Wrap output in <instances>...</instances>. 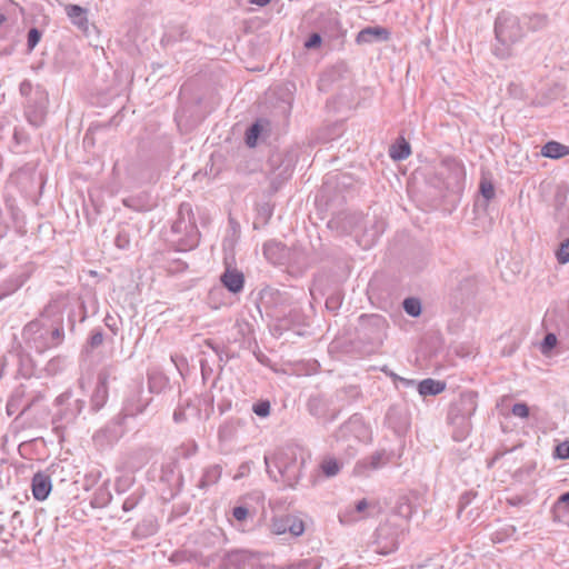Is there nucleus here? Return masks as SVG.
<instances>
[{"label":"nucleus","mask_w":569,"mask_h":569,"mask_svg":"<svg viewBox=\"0 0 569 569\" xmlns=\"http://www.w3.org/2000/svg\"><path fill=\"white\" fill-rule=\"evenodd\" d=\"M64 305L54 300L22 330L24 345L38 353L60 346L64 340Z\"/></svg>","instance_id":"nucleus-1"},{"label":"nucleus","mask_w":569,"mask_h":569,"mask_svg":"<svg viewBox=\"0 0 569 569\" xmlns=\"http://www.w3.org/2000/svg\"><path fill=\"white\" fill-rule=\"evenodd\" d=\"M266 469L276 482L295 488L302 477L306 453L302 448L288 445L277 449L272 456H264Z\"/></svg>","instance_id":"nucleus-2"},{"label":"nucleus","mask_w":569,"mask_h":569,"mask_svg":"<svg viewBox=\"0 0 569 569\" xmlns=\"http://www.w3.org/2000/svg\"><path fill=\"white\" fill-rule=\"evenodd\" d=\"M149 400L143 399L140 391L133 392L124 402L121 412L111 420L98 435H103L108 441H118L124 433L123 423L128 417H136L144 411Z\"/></svg>","instance_id":"nucleus-3"},{"label":"nucleus","mask_w":569,"mask_h":569,"mask_svg":"<svg viewBox=\"0 0 569 569\" xmlns=\"http://www.w3.org/2000/svg\"><path fill=\"white\" fill-rule=\"evenodd\" d=\"M495 33L497 40L506 48L495 49V54L501 59L510 57L509 47L525 36L520 19L512 14H500L495 23Z\"/></svg>","instance_id":"nucleus-4"},{"label":"nucleus","mask_w":569,"mask_h":569,"mask_svg":"<svg viewBox=\"0 0 569 569\" xmlns=\"http://www.w3.org/2000/svg\"><path fill=\"white\" fill-rule=\"evenodd\" d=\"M477 410V393L465 391L459 398L451 402L447 420L450 425L461 429L462 433L468 432L470 428V418Z\"/></svg>","instance_id":"nucleus-5"},{"label":"nucleus","mask_w":569,"mask_h":569,"mask_svg":"<svg viewBox=\"0 0 569 569\" xmlns=\"http://www.w3.org/2000/svg\"><path fill=\"white\" fill-rule=\"evenodd\" d=\"M171 231L176 234L184 236V239H182L183 242L181 243V246H183V250L192 249L198 246L199 231L190 203L182 202L179 206L177 218L171 226Z\"/></svg>","instance_id":"nucleus-6"},{"label":"nucleus","mask_w":569,"mask_h":569,"mask_svg":"<svg viewBox=\"0 0 569 569\" xmlns=\"http://www.w3.org/2000/svg\"><path fill=\"white\" fill-rule=\"evenodd\" d=\"M388 321L381 315H361L358 320L357 332L363 341L380 347L387 337Z\"/></svg>","instance_id":"nucleus-7"},{"label":"nucleus","mask_w":569,"mask_h":569,"mask_svg":"<svg viewBox=\"0 0 569 569\" xmlns=\"http://www.w3.org/2000/svg\"><path fill=\"white\" fill-rule=\"evenodd\" d=\"M48 93L40 87H37L34 93H32V98L27 100V104L24 107V114L28 122L38 128L43 124L47 116L48 108Z\"/></svg>","instance_id":"nucleus-8"},{"label":"nucleus","mask_w":569,"mask_h":569,"mask_svg":"<svg viewBox=\"0 0 569 569\" xmlns=\"http://www.w3.org/2000/svg\"><path fill=\"white\" fill-rule=\"evenodd\" d=\"M271 528L276 535L289 533L299 537L305 532V522L298 516L282 515L272 519Z\"/></svg>","instance_id":"nucleus-9"},{"label":"nucleus","mask_w":569,"mask_h":569,"mask_svg":"<svg viewBox=\"0 0 569 569\" xmlns=\"http://www.w3.org/2000/svg\"><path fill=\"white\" fill-rule=\"evenodd\" d=\"M363 217L358 212H339L335 217H332L328 227L330 229L337 230L342 234H348L357 230V228L362 222Z\"/></svg>","instance_id":"nucleus-10"},{"label":"nucleus","mask_w":569,"mask_h":569,"mask_svg":"<svg viewBox=\"0 0 569 569\" xmlns=\"http://www.w3.org/2000/svg\"><path fill=\"white\" fill-rule=\"evenodd\" d=\"M446 171L450 173L446 181V187L448 189L459 188L460 182L465 177L462 164L453 159H446L441 162L440 174H445Z\"/></svg>","instance_id":"nucleus-11"},{"label":"nucleus","mask_w":569,"mask_h":569,"mask_svg":"<svg viewBox=\"0 0 569 569\" xmlns=\"http://www.w3.org/2000/svg\"><path fill=\"white\" fill-rule=\"evenodd\" d=\"M31 489L36 500H46L52 489L50 476L42 471L34 473L31 480Z\"/></svg>","instance_id":"nucleus-12"},{"label":"nucleus","mask_w":569,"mask_h":569,"mask_svg":"<svg viewBox=\"0 0 569 569\" xmlns=\"http://www.w3.org/2000/svg\"><path fill=\"white\" fill-rule=\"evenodd\" d=\"M390 39V31L383 27H367L362 29L356 38L358 44L383 42Z\"/></svg>","instance_id":"nucleus-13"},{"label":"nucleus","mask_w":569,"mask_h":569,"mask_svg":"<svg viewBox=\"0 0 569 569\" xmlns=\"http://www.w3.org/2000/svg\"><path fill=\"white\" fill-rule=\"evenodd\" d=\"M250 560L251 553L249 551L231 550L223 556L221 567L223 569H244Z\"/></svg>","instance_id":"nucleus-14"},{"label":"nucleus","mask_w":569,"mask_h":569,"mask_svg":"<svg viewBox=\"0 0 569 569\" xmlns=\"http://www.w3.org/2000/svg\"><path fill=\"white\" fill-rule=\"evenodd\" d=\"M220 281L232 293L242 291L244 286V276L238 269L227 268L221 274Z\"/></svg>","instance_id":"nucleus-15"},{"label":"nucleus","mask_w":569,"mask_h":569,"mask_svg":"<svg viewBox=\"0 0 569 569\" xmlns=\"http://www.w3.org/2000/svg\"><path fill=\"white\" fill-rule=\"evenodd\" d=\"M64 11L73 26H76L81 31H88L89 21L87 17V9L78 4H66Z\"/></svg>","instance_id":"nucleus-16"},{"label":"nucleus","mask_w":569,"mask_h":569,"mask_svg":"<svg viewBox=\"0 0 569 569\" xmlns=\"http://www.w3.org/2000/svg\"><path fill=\"white\" fill-rule=\"evenodd\" d=\"M84 400L78 399L74 401L73 407L71 409H67L64 411L58 412L52 422L57 426V428L61 427L62 423H71L76 420V418L82 412L84 408Z\"/></svg>","instance_id":"nucleus-17"},{"label":"nucleus","mask_w":569,"mask_h":569,"mask_svg":"<svg viewBox=\"0 0 569 569\" xmlns=\"http://www.w3.org/2000/svg\"><path fill=\"white\" fill-rule=\"evenodd\" d=\"M222 475V468L219 465H212L203 469L202 476L197 485L201 490L218 483Z\"/></svg>","instance_id":"nucleus-18"},{"label":"nucleus","mask_w":569,"mask_h":569,"mask_svg":"<svg viewBox=\"0 0 569 569\" xmlns=\"http://www.w3.org/2000/svg\"><path fill=\"white\" fill-rule=\"evenodd\" d=\"M418 392L422 397L437 396L446 389V383L431 378L423 379L417 386Z\"/></svg>","instance_id":"nucleus-19"},{"label":"nucleus","mask_w":569,"mask_h":569,"mask_svg":"<svg viewBox=\"0 0 569 569\" xmlns=\"http://www.w3.org/2000/svg\"><path fill=\"white\" fill-rule=\"evenodd\" d=\"M540 153L546 158L560 159L569 154V147L551 140L541 148Z\"/></svg>","instance_id":"nucleus-20"},{"label":"nucleus","mask_w":569,"mask_h":569,"mask_svg":"<svg viewBox=\"0 0 569 569\" xmlns=\"http://www.w3.org/2000/svg\"><path fill=\"white\" fill-rule=\"evenodd\" d=\"M24 397L26 388L23 385L13 389L6 406L8 416H13L21 408Z\"/></svg>","instance_id":"nucleus-21"},{"label":"nucleus","mask_w":569,"mask_h":569,"mask_svg":"<svg viewBox=\"0 0 569 569\" xmlns=\"http://www.w3.org/2000/svg\"><path fill=\"white\" fill-rule=\"evenodd\" d=\"M388 535V528L387 527H380L377 530V549L376 551L381 555H389L398 549V541L397 539H391L389 542L383 543L382 538L387 537Z\"/></svg>","instance_id":"nucleus-22"},{"label":"nucleus","mask_w":569,"mask_h":569,"mask_svg":"<svg viewBox=\"0 0 569 569\" xmlns=\"http://www.w3.org/2000/svg\"><path fill=\"white\" fill-rule=\"evenodd\" d=\"M192 418L199 419L200 411L196 406L191 405L190 402H187L186 406H179L173 412V420L178 423L187 421Z\"/></svg>","instance_id":"nucleus-23"},{"label":"nucleus","mask_w":569,"mask_h":569,"mask_svg":"<svg viewBox=\"0 0 569 569\" xmlns=\"http://www.w3.org/2000/svg\"><path fill=\"white\" fill-rule=\"evenodd\" d=\"M343 463L335 457L327 456L321 460L319 468L325 477L332 478L340 472Z\"/></svg>","instance_id":"nucleus-24"},{"label":"nucleus","mask_w":569,"mask_h":569,"mask_svg":"<svg viewBox=\"0 0 569 569\" xmlns=\"http://www.w3.org/2000/svg\"><path fill=\"white\" fill-rule=\"evenodd\" d=\"M327 407H328V401L321 395L312 396L308 400V409L312 416H316V417L325 416L326 411H327Z\"/></svg>","instance_id":"nucleus-25"},{"label":"nucleus","mask_w":569,"mask_h":569,"mask_svg":"<svg viewBox=\"0 0 569 569\" xmlns=\"http://www.w3.org/2000/svg\"><path fill=\"white\" fill-rule=\"evenodd\" d=\"M109 396V388L96 385L93 393L91 396V409L97 412L107 402Z\"/></svg>","instance_id":"nucleus-26"},{"label":"nucleus","mask_w":569,"mask_h":569,"mask_svg":"<svg viewBox=\"0 0 569 569\" xmlns=\"http://www.w3.org/2000/svg\"><path fill=\"white\" fill-rule=\"evenodd\" d=\"M390 157L393 160H403L407 159L410 156V146L409 143L402 138L400 141H398L396 144H393L390 148L389 151Z\"/></svg>","instance_id":"nucleus-27"},{"label":"nucleus","mask_w":569,"mask_h":569,"mask_svg":"<svg viewBox=\"0 0 569 569\" xmlns=\"http://www.w3.org/2000/svg\"><path fill=\"white\" fill-rule=\"evenodd\" d=\"M479 192L485 199V206L487 207L488 203L495 198L496 190L492 181L486 177H482L479 183Z\"/></svg>","instance_id":"nucleus-28"},{"label":"nucleus","mask_w":569,"mask_h":569,"mask_svg":"<svg viewBox=\"0 0 569 569\" xmlns=\"http://www.w3.org/2000/svg\"><path fill=\"white\" fill-rule=\"evenodd\" d=\"M114 373H116L114 366L108 365V366L102 367L99 370L98 376H97V385L109 388V386H108L109 380L116 378Z\"/></svg>","instance_id":"nucleus-29"},{"label":"nucleus","mask_w":569,"mask_h":569,"mask_svg":"<svg viewBox=\"0 0 569 569\" xmlns=\"http://www.w3.org/2000/svg\"><path fill=\"white\" fill-rule=\"evenodd\" d=\"M396 513L405 519H410L413 515V507L407 497L399 498L396 506Z\"/></svg>","instance_id":"nucleus-30"},{"label":"nucleus","mask_w":569,"mask_h":569,"mask_svg":"<svg viewBox=\"0 0 569 569\" xmlns=\"http://www.w3.org/2000/svg\"><path fill=\"white\" fill-rule=\"evenodd\" d=\"M526 23L528 29L536 31L542 29L548 23V18L546 14L536 13L526 18Z\"/></svg>","instance_id":"nucleus-31"},{"label":"nucleus","mask_w":569,"mask_h":569,"mask_svg":"<svg viewBox=\"0 0 569 569\" xmlns=\"http://www.w3.org/2000/svg\"><path fill=\"white\" fill-rule=\"evenodd\" d=\"M169 560L173 565H181L184 562H191L193 560H197V555L191 551H188V550H179V551H174L170 556Z\"/></svg>","instance_id":"nucleus-32"},{"label":"nucleus","mask_w":569,"mask_h":569,"mask_svg":"<svg viewBox=\"0 0 569 569\" xmlns=\"http://www.w3.org/2000/svg\"><path fill=\"white\" fill-rule=\"evenodd\" d=\"M402 306L405 311L411 317H418L421 313V302L418 298H406Z\"/></svg>","instance_id":"nucleus-33"},{"label":"nucleus","mask_w":569,"mask_h":569,"mask_svg":"<svg viewBox=\"0 0 569 569\" xmlns=\"http://www.w3.org/2000/svg\"><path fill=\"white\" fill-rule=\"evenodd\" d=\"M261 126L256 122L252 126H250L246 132V143L248 147L253 148L257 146L258 137L261 133Z\"/></svg>","instance_id":"nucleus-34"},{"label":"nucleus","mask_w":569,"mask_h":569,"mask_svg":"<svg viewBox=\"0 0 569 569\" xmlns=\"http://www.w3.org/2000/svg\"><path fill=\"white\" fill-rule=\"evenodd\" d=\"M387 459L385 457V453L382 452H376L372 456L369 457L368 460L363 461L362 463L365 466H369L370 469H379L383 465H386Z\"/></svg>","instance_id":"nucleus-35"},{"label":"nucleus","mask_w":569,"mask_h":569,"mask_svg":"<svg viewBox=\"0 0 569 569\" xmlns=\"http://www.w3.org/2000/svg\"><path fill=\"white\" fill-rule=\"evenodd\" d=\"M556 258L560 264L569 262V238L562 241L556 250Z\"/></svg>","instance_id":"nucleus-36"},{"label":"nucleus","mask_w":569,"mask_h":569,"mask_svg":"<svg viewBox=\"0 0 569 569\" xmlns=\"http://www.w3.org/2000/svg\"><path fill=\"white\" fill-rule=\"evenodd\" d=\"M270 402L268 400H260L252 406V411L261 418H266L270 415Z\"/></svg>","instance_id":"nucleus-37"},{"label":"nucleus","mask_w":569,"mask_h":569,"mask_svg":"<svg viewBox=\"0 0 569 569\" xmlns=\"http://www.w3.org/2000/svg\"><path fill=\"white\" fill-rule=\"evenodd\" d=\"M103 343V332L101 329L93 330L87 341L88 347L96 349Z\"/></svg>","instance_id":"nucleus-38"},{"label":"nucleus","mask_w":569,"mask_h":569,"mask_svg":"<svg viewBox=\"0 0 569 569\" xmlns=\"http://www.w3.org/2000/svg\"><path fill=\"white\" fill-rule=\"evenodd\" d=\"M557 345V337L553 333H547L541 342V352L547 353Z\"/></svg>","instance_id":"nucleus-39"},{"label":"nucleus","mask_w":569,"mask_h":569,"mask_svg":"<svg viewBox=\"0 0 569 569\" xmlns=\"http://www.w3.org/2000/svg\"><path fill=\"white\" fill-rule=\"evenodd\" d=\"M511 412L516 417L528 418L529 407L523 402H518L512 406Z\"/></svg>","instance_id":"nucleus-40"},{"label":"nucleus","mask_w":569,"mask_h":569,"mask_svg":"<svg viewBox=\"0 0 569 569\" xmlns=\"http://www.w3.org/2000/svg\"><path fill=\"white\" fill-rule=\"evenodd\" d=\"M555 457L559 459H569V440H566L556 447Z\"/></svg>","instance_id":"nucleus-41"},{"label":"nucleus","mask_w":569,"mask_h":569,"mask_svg":"<svg viewBox=\"0 0 569 569\" xmlns=\"http://www.w3.org/2000/svg\"><path fill=\"white\" fill-rule=\"evenodd\" d=\"M41 33L38 29L32 28L28 32V47L29 49H33L38 42L40 41Z\"/></svg>","instance_id":"nucleus-42"},{"label":"nucleus","mask_w":569,"mask_h":569,"mask_svg":"<svg viewBox=\"0 0 569 569\" xmlns=\"http://www.w3.org/2000/svg\"><path fill=\"white\" fill-rule=\"evenodd\" d=\"M475 280L471 278H465L460 281L458 289L461 291H466L467 296H470L473 292Z\"/></svg>","instance_id":"nucleus-43"},{"label":"nucleus","mask_w":569,"mask_h":569,"mask_svg":"<svg viewBox=\"0 0 569 569\" xmlns=\"http://www.w3.org/2000/svg\"><path fill=\"white\" fill-rule=\"evenodd\" d=\"M122 202L127 208H130L133 210H144L146 209V206L140 203L139 198H134V197L126 198V199H123Z\"/></svg>","instance_id":"nucleus-44"},{"label":"nucleus","mask_w":569,"mask_h":569,"mask_svg":"<svg viewBox=\"0 0 569 569\" xmlns=\"http://www.w3.org/2000/svg\"><path fill=\"white\" fill-rule=\"evenodd\" d=\"M567 190H557V192L555 193V208L556 210H560L566 201H567Z\"/></svg>","instance_id":"nucleus-45"},{"label":"nucleus","mask_w":569,"mask_h":569,"mask_svg":"<svg viewBox=\"0 0 569 569\" xmlns=\"http://www.w3.org/2000/svg\"><path fill=\"white\" fill-rule=\"evenodd\" d=\"M19 90L23 97L29 99L32 98V93H34L36 88L32 87L30 81L24 80L20 83Z\"/></svg>","instance_id":"nucleus-46"},{"label":"nucleus","mask_w":569,"mask_h":569,"mask_svg":"<svg viewBox=\"0 0 569 569\" xmlns=\"http://www.w3.org/2000/svg\"><path fill=\"white\" fill-rule=\"evenodd\" d=\"M475 496L471 493V492H465L460 499H459V502H458V515H460L462 512V510L465 508H467V506L470 505L472 498Z\"/></svg>","instance_id":"nucleus-47"},{"label":"nucleus","mask_w":569,"mask_h":569,"mask_svg":"<svg viewBox=\"0 0 569 569\" xmlns=\"http://www.w3.org/2000/svg\"><path fill=\"white\" fill-rule=\"evenodd\" d=\"M321 36L319 33H312L308 40L305 42V47L307 49H315L318 48L321 44Z\"/></svg>","instance_id":"nucleus-48"},{"label":"nucleus","mask_w":569,"mask_h":569,"mask_svg":"<svg viewBox=\"0 0 569 569\" xmlns=\"http://www.w3.org/2000/svg\"><path fill=\"white\" fill-rule=\"evenodd\" d=\"M248 515H249V510L246 507H243V506L234 507L233 510H232V516L238 521L246 520Z\"/></svg>","instance_id":"nucleus-49"},{"label":"nucleus","mask_w":569,"mask_h":569,"mask_svg":"<svg viewBox=\"0 0 569 569\" xmlns=\"http://www.w3.org/2000/svg\"><path fill=\"white\" fill-rule=\"evenodd\" d=\"M129 236L123 231L119 232L114 240L116 246L120 249L127 248L129 246Z\"/></svg>","instance_id":"nucleus-50"},{"label":"nucleus","mask_w":569,"mask_h":569,"mask_svg":"<svg viewBox=\"0 0 569 569\" xmlns=\"http://www.w3.org/2000/svg\"><path fill=\"white\" fill-rule=\"evenodd\" d=\"M137 505L138 498H136L134 496H130L123 501L122 509L124 511H131L132 509L136 508Z\"/></svg>","instance_id":"nucleus-51"},{"label":"nucleus","mask_w":569,"mask_h":569,"mask_svg":"<svg viewBox=\"0 0 569 569\" xmlns=\"http://www.w3.org/2000/svg\"><path fill=\"white\" fill-rule=\"evenodd\" d=\"M369 502L367 501V499H361L359 500L356 506H355V509L357 512L361 513L363 512L365 510H367L369 508Z\"/></svg>","instance_id":"nucleus-52"},{"label":"nucleus","mask_w":569,"mask_h":569,"mask_svg":"<svg viewBox=\"0 0 569 569\" xmlns=\"http://www.w3.org/2000/svg\"><path fill=\"white\" fill-rule=\"evenodd\" d=\"M381 370H382V372H385L387 376H389L392 379V381L395 382L396 386H398L400 376H398L393 371L389 370L387 367H383Z\"/></svg>","instance_id":"nucleus-53"},{"label":"nucleus","mask_w":569,"mask_h":569,"mask_svg":"<svg viewBox=\"0 0 569 569\" xmlns=\"http://www.w3.org/2000/svg\"><path fill=\"white\" fill-rule=\"evenodd\" d=\"M557 505H558V506L566 505V507H568V510H569V491H568V492L562 493V495L558 498Z\"/></svg>","instance_id":"nucleus-54"},{"label":"nucleus","mask_w":569,"mask_h":569,"mask_svg":"<svg viewBox=\"0 0 569 569\" xmlns=\"http://www.w3.org/2000/svg\"><path fill=\"white\" fill-rule=\"evenodd\" d=\"M42 398H43V396H41V395L36 396V397H34L30 402H28V403H27V405L21 409L20 415H22V413H24L26 411H28V410L33 406V403H34L36 401H38V400H40V399H42Z\"/></svg>","instance_id":"nucleus-55"},{"label":"nucleus","mask_w":569,"mask_h":569,"mask_svg":"<svg viewBox=\"0 0 569 569\" xmlns=\"http://www.w3.org/2000/svg\"><path fill=\"white\" fill-rule=\"evenodd\" d=\"M6 531V528L3 525H0V539L4 542V543H8L14 536L13 533H9L8 537H2L3 533Z\"/></svg>","instance_id":"nucleus-56"},{"label":"nucleus","mask_w":569,"mask_h":569,"mask_svg":"<svg viewBox=\"0 0 569 569\" xmlns=\"http://www.w3.org/2000/svg\"><path fill=\"white\" fill-rule=\"evenodd\" d=\"M399 383H401L405 388H411L415 386L416 381L412 380V379H407V378H402L400 377Z\"/></svg>","instance_id":"nucleus-57"},{"label":"nucleus","mask_w":569,"mask_h":569,"mask_svg":"<svg viewBox=\"0 0 569 569\" xmlns=\"http://www.w3.org/2000/svg\"><path fill=\"white\" fill-rule=\"evenodd\" d=\"M277 247L276 243H272V242H267L264 243L263 246V253L264 256L269 259V253L271 250H273L274 248Z\"/></svg>","instance_id":"nucleus-58"},{"label":"nucleus","mask_w":569,"mask_h":569,"mask_svg":"<svg viewBox=\"0 0 569 569\" xmlns=\"http://www.w3.org/2000/svg\"><path fill=\"white\" fill-rule=\"evenodd\" d=\"M70 398V392H63L59 397H57L56 402L57 405H63L66 400Z\"/></svg>","instance_id":"nucleus-59"},{"label":"nucleus","mask_w":569,"mask_h":569,"mask_svg":"<svg viewBox=\"0 0 569 569\" xmlns=\"http://www.w3.org/2000/svg\"><path fill=\"white\" fill-rule=\"evenodd\" d=\"M509 505L511 506H519L523 502V499L521 497H513L507 500Z\"/></svg>","instance_id":"nucleus-60"},{"label":"nucleus","mask_w":569,"mask_h":569,"mask_svg":"<svg viewBox=\"0 0 569 569\" xmlns=\"http://www.w3.org/2000/svg\"><path fill=\"white\" fill-rule=\"evenodd\" d=\"M204 345H206L207 347H209L210 349H212L216 353H218V352H219V348L213 343V341H212V340L207 339V340L204 341Z\"/></svg>","instance_id":"nucleus-61"},{"label":"nucleus","mask_w":569,"mask_h":569,"mask_svg":"<svg viewBox=\"0 0 569 569\" xmlns=\"http://www.w3.org/2000/svg\"><path fill=\"white\" fill-rule=\"evenodd\" d=\"M271 0H251V3L257 4L259 7H263L268 4Z\"/></svg>","instance_id":"nucleus-62"},{"label":"nucleus","mask_w":569,"mask_h":569,"mask_svg":"<svg viewBox=\"0 0 569 569\" xmlns=\"http://www.w3.org/2000/svg\"><path fill=\"white\" fill-rule=\"evenodd\" d=\"M505 455V452H497L493 458L491 459L490 463H489V467L492 466L497 460H499L502 456Z\"/></svg>","instance_id":"nucleus-63"},{"label":"nucleus","mask_w":569,"mask_h":569,"mask_svg":"<svg viewBox=\"0 0 569 569\" xmlns=\"http://www.w3.org/2000/svg\"><path fill=\"white\" fill-rule=\"evenodd\" d=\"M383 221H377L375 226V230H383Z\"/></svg>","instance_id":"nucleus-64"}]
</instances>
